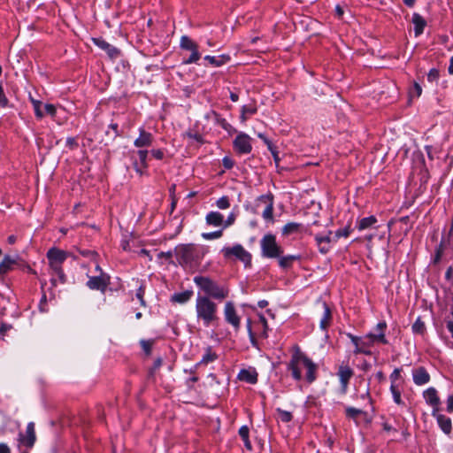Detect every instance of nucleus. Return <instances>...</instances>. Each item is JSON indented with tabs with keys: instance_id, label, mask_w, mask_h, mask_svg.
Here are the masks:
<instances>
[{
	"instance_id": "f257e3e1",
	"label": "nucleus",
	"mask_w": 453,
	"mask_h": 453,
	"mask_svg": "<svg viewBox=\"0 0 453 453\" xmlns=\"http://www.w3.org/2000/svg\"><path fill=\"white\" fill-rule=\"evenodd\" d=\"M306 370L305 378L309 383L316 380L317 365L298 347H296L291 359L288 365V370L291 372L296 380L302 379V371Z\"/></svg>"
},
{
	"instance_id": "f03ea898",
	"label": "nucleus",
	"mask_w": 453,
	"mask_h": 453,
	"mask_svg": "<svg viewBox=\"0 0 453 453\" xmlns=\"http://www.w3.org/2000/svg\"><path fill=\"white\" fill-rule=\"evenodd\" d=\"M207 253L204 246L193 243L180 244L174 249V255L178 263L184 268L195 269L198 267Z\"/></svg>"
},
{
	"instance_id": "7ed1b4c3",
	"label": "nucleus",
	"mask_w": 453,
	"mask_h": 453,
	"mask_svg": "<svg viewBox=\"0 0 453 453\" xmlns=\"http://www.w3.org/2000/svg\"><path fill=\"white\" fill-rule=\"evenodd\" d=\"M196 312L197 321H201L205 326L213 325L219 319L217 303L208 296H202L200 294L196 300Z\"/></svg>"
},
{
	"instance_id": "20e7f679",
	"label": "nucleus",
	"mask_w": 453,
	"mask_h": 453,
	"mask_svg": "<svg viewBox=\"0 0 453 453\" xmlns=\"http://www.w3.org/2000/svg\"><path fill=\"white\" fill-rule=\"evenodd\" d=\"M194 282L203 293L201 295L202 296L222 301L229 295V288L226 285L219 284L207 276H196Z\"/></svg>"
},
{
	"instance_id": "39448f33",
	"label": "nucleus",
	"mask_w": 453,
	"mask_h": 453,
	"mask_svg": "<svg viewBox=\"0 0 453 453\" xmlns=\"http://www.w3.org/2000/svg\"><path fill=\"white\" fill-rule=\"evenodd\" d=\"M349 338L352 343L355 345V354H365L371 355V347L374 344L375 342H380L383 344H387L388 341L385 337V334L382 333L380 334H368L364 338H359L349 334Z\"/></svg>"
},
{
	"instance_id": "423d86ee",
	"label": "nucleus",
	"mask_w": 453,
	"mask_h": 453,
	"mask_svg": "<svg viewBox=\"0 0 453 453\" xmlns=\"http://www.w3.org/2000/svg\"><path fill=\"white\" fill-rule=\"evenodd\" d=\"M68 253L57 248H51L47 252V258L50 268L58 276L62 283L65 282V275L62 269V264L67 258Z\"/></svg>"
},
{
	"instance_id": "0eeeda50",
	"label": "nucleus",
	"mask_w": 453,
	"mask_h": 453,
	"mask_svg": "<svg viewBox=\"0 0 453 453\" xmlns=\"http://www.w3.org/2000/svg\"><path fill=\"white\" fill-rule=\"evenodd\" d=\"M262 256L267 258L280 257L282 248L277 243L275 235L267 234L260 241Z\"/></svg>"
},
{
	"instance_id": "6e6552de",
	"label": "nucleus",
	"mask_w": 453,
	"mask_h": 453,
	"mask_svg": "<svg viewBox=\"0 0 453 453\" xmlns=\"http://www.w3.org/2000/svg\"><path fill=\"white\" fill-rule=\"evenodd\" d=\"M221 251L225 257H235L245 265L250 264L251 255L241 244H235L233 247H225Z\"/></svg>"
},
{
	"instance_id": "1a4fd4ad",
	"label": "nucleus",
	"mask_w": 453,
	"mask_h": 453,
	"mask_svg": "<svg viewBox=\"0 0 453 453\" xmlns=\"http://www.w3.org/2000/svg\"><path fill=\"white\" fill-rule=\"evenodd\" d=\"M109 283L110 277L105 273H102V275L98 276H89L86 285L89 289L99 290L104 293Z\"/></svg>"
},
{
	"instance_id": "9d476101",
	"label": "nucleus",
	"mask_w": 453,
	"mask_h": 453,
	"mask_svg": "<svg viewBox=\"0 0 453 453\" xmlns=\"http://www.w3.org/2000/svg\"><path fill=\"white\" fill-rule=\"evenodd\" d=\"M224 315L226 321L230 324L235 331H238L241 326V318L237 315L234 303H226Z\"/></svg>"
},
{
	"instance_id": "9b49d317",
	"label": "nucleus",
	"mask_w": 453,
	"mask_h": 453,
	"mask_svg": "<svg viewBox=\"0 0 453 453\" xmlns=\"http://www.w3.org/2000/svg\"><path fill=\"white\" fill-rule=\"evenodd\" d=\"M233 143L234 150L240 154H249L252 150L250 137L246 134H238Z\"/></svg>"
},
{
	"instance_id": "f8f14e48",
	"label": "nucleus",
	"mask_w": 453,
	"mask_h": 453,
	"mask_svg": "<svg viewBox=\"0 0 453 453\" xmlns=\"http://www.w3.org/2000/svg\"><path fill=\"white\" fill-rule=\"evenodd\" d=\"M36 440L35 430V423L29 422L27 426L26 434H19V442L30 449L34 446Z\"/></svg>"
},
{
	"instance_id": "ddd939ff",
	"label": "nucleus",
	"mask_w": 453,
	"mask_h": 453,
	"mask_svg": "<svg viewBox=\"0 0 453 453\" xmlns=\"http://www.w3.org/2000/svg\"><path fill=\"white\" fill-rule=\"evenodd\" d=\"M432 415L436 418L437 423L442 432L446 434H449L452 430L451 419L445 415L440 414L438 411H436V410H433Z\"/></svg>"
},
{
	"instance_id": "4468645a",
	"label": "nucleus",
	"mask_w": 453,
	"mask_h": 453,
	"mask_svg": "<svg viewBox=\"0 0 453 453\" xmlns=\"http://www.w3.org/2000/svg\"><path fill=\"white\" fill-rule=\"evenodd\" d=\"M94 43L98 46L100 49L106 51L108 56L111 58H116L119 56L120 51L114 46L108 43L106 41H104L102 38H94L93 39Z\"/></svg>"
},
{
	"instance_id": "2eb2a0df",
	"label": "nucleus",
	"mask_w": 453,
	"mask_h": 453,
	"mask_svg": "<svg viewBox=\"0 0 453 453\" xmlns=\"http://www.w3.org/2000/svg\"><path fill=\"white\" fill-rule=\"evenodd\" d=\"M424 398L427 404L433 407V410L439 411V405L441 403L437 391L434 388H429L423 393Z\"/></svg>"
},
{
	"instance_id": "dca6fc26",
	"label": "nucleus",
	"mask_w": 453,
	"mask_h": 453,
	"mask_svg": "<svg viewBox=\"0 0 453 453\" xmlns=\"http://www.w3.org/2000/svg\"><path fill=\"white\" fill-rule=\"evenodd\" d=\"M153 135L144 128L139 129V137L134 140V146L137 148L149 147L152 144Z\"/></svg>"
},
{
	"instance_id": "f3484780",
	"label": "nucleus",
	"mask_w": 453,
	"mask_h": 453,
	"mask_svg": "<svg viewBox=\"0 0 453 453\" xmlns=\"http://www.w3.org/2000/svg\"><path fill=\"white\" fill-rule=\"evenodd\" d=\"M352 375H353V371L351 370L350 367H349L347 365L340 366L339 372H338V376L340 379V382L342 385V390L343 393L346 392L348 384H349V380H350Z\"/></svg>"
},
{
	"instance_id": "a211bd4d",
	"label": "nucleus",
	"mask_w": 453,
	"mask_h": 453,
	"mask_svg": "<svg viewBox=\"0 0 453 453\" xmlns=\"http://www.w3.org/2000/svg\"><path fill=\"white\" fill-rule=\"evenodd\" d=\"M332 232H329L327 235H319L317 234L315 236L316 243L319 247V250L321 253L326 254L330 250V242L334 241V238H331Z\"/></svg>"
},
{
	"instance_id": "6ab92c4d",
	"label": "nucleus",
	"mask_w": 453,
	"mask_h": 453,
	"mask_svg": "<svg viewBox=\"0 0 453 453\" xmlns=\"http://www.w3.org/2000/svg\"><path fill=\"white\" fill-rule=\"evenodd\" d=\"M413 381L416 385H424L430 380V375L424 367H418L412 372Z\"/></svg>"
},
{
	"instance_id": "aec40b11",
	"label": "nucleus",
	"mask_w": 453,
	"mask_h": 453,
	"mask_svg": "<svg viewBox=\"0 0 453 453\" xmlns=\"http://www.w3.org/2000/svg\"><path fill=\"white\" fill-rule=\"evenodd\" d=\"M260 201L267 203L265 209L263 211V218L266 220H273V197L272 195H264L259 197Z\"/></svg>"
},
{
	"instance_id": "412c9836",
	"label": "nucleus",
	"mask_w": 453,
	"mask_h": 453,
	"mask_svg": "<svg viewBox=\"0 0 453 453\" xmlns=\"http://www.w3.org/2000/svg\"><path fill=\"white\" fill-rule=\"evenodd\" d=\"M137 156L139 158V162L135 160L134 162V168L136 171V173L142 174L143 170L147 168V157H148V150H140L137 151Z\"/></svg>"
},
{
	"instance_id": "4be33fe9",
	"label": "nucleus",
	"mask_w": 453,
	"mask_h": 453,
	"mask_svg": "<svg viewBox=\"0 0 453 453\" xmlns=\"http://www.w3.org/2000/svg\"><path fill=\"white\" fill-rule=\"evenodd\" d=\"M412 23L414 25V33L416 36L420 35L424 32L426 26V19L418 13L415 12L412 15Z\"/></svg>"
},
{
	"instance_id": "5701e85b",
	"label": "nucleus",
	"mask_w": 453,
	"mask_h": 453,
	"mask_svg": "<svg viewBox=\"0 0 453 453\" xmlns=\"http://www.w3.org/2000/svg\"><path fill=\"white\" fill-rule=\"evenodd\" d=\"M205 220L210 226H219L224 223V217L218 211H211L206 215Z\"/></svg>"
},
{
	"instance_id": "b1692460",
	"label": "nucleus",
	"mask_w": 453,
	"mask_h": 453,
	"mask_svg": "<svg viewBox=\"0 0 453 453\" xmlns=\"http://www.w3.org/2000/svg\"><path fill=\"white\" fill-rule=\"evenodd\" d=\"M239 380L255 384L257 381V373L255 371L242 369L238 375Z\"/></svg>"
},
{
	"instance_id": "393cba45",
	"label": "nucleus",
	"mask_w": 453,
	"mask_h": 453,
	"mask_svg": "<svg viewBox=\"0 0 453 453\" xmlns=\"http://www.w3.org/2000/svg\"><path fill=\"white\" fill-rule=\"evenodd\" d=\"M323 308L324 313L320 319L319 326L321 329L326 330L330 325L332 314L329 306L326 303H323Z\"/></svg>"
},
{
	"instance_id": "a878e982",
	"label": "nucleus",
	"mask_w": 453,
	"mask_h": 453,
	"mask_svg": "<svg viewBox=\"0 0 453 453\" xmlns=\"http://www.w3.org/2000/svg\"><path fill=\"white\" fill-rule=\"evenodd\" d=\"M279 258V265L283 269H288L292 266L293 263L296 260L300 259V256L297 255H288V256H280Z\"/></svg>"
},
{
	"instance_id": "bb28decb",
	"label": "nucleus",
	"mask_w": 453,
	"mask_h": 453,
	"mask_svg": "<svg viewBox=\"0 0 453 453\" xmlns=\"http://www.w3.org/2000/svg\"><path fill=\"white\" fill-rule=\"evenodd\" d=\"M204 59L214 66H221L227 63L230 60V58L227 55H220L218 57L207 55L204 57Z\"/></svg>"
},
{
	"instance_id": "cd10ccee",
	"label": "nucleus",
	"mask_w": 453,
	"mask_h": 453,
	"mask_svg": "<svg viewBox=\"0 0 453 453\" xmlns=\"http://www.w3.org/2000/svg\"><path fill=\"white\" fill-rule=\"evenodd\" d=\"M193 292L191 290H186L180 293H175L172 296L171 301L173 303H185L190 300Z\"/></svg>"
},
{
	"instance_id": "c85d7f7f",
	"label": "nucleus",
	"mask_w": 453,
	"mask_h": 453,
	"mask_svg": "<svg viewBox=\"0 0 453 453\" xmlns=\"http://www.w3.org/2000/svg\"><path fill=\"white\" fill-rule=\"evenodd\" d=\"M302 224L296 222H289L286 224L281 230L283 236H288L293 234H296L300 231Z\"/></svg>"
},
{
	"instance_id": "c756f323",
	"label": "nucleus",
	"mask_w": 453,
	"mask_h": 453,
	"mask_svg": "<svg viewBox=\"0 0 453 453\" xmlns=\"http://www.w3.org/2000/svg\"><path fill=\"white\" fill-rule=\"evenodd\" d=\"M16 264V258L12 257L11 256H4V259L0 263V273H6L11 270L12 266Z\"/></svg>"
},
{
	"instance_id": "7c9ffc66",
	"label": "nucleus",
	"mask_w": 453,
	"mask_h": 453,
	"mask_svg": "<svg viewBox=\"0 0 453 453\" xmlns=\"http://www.w3.org/2000/svg\"><path fill=\"white\" fill-rule=\"evenodd\" d=\"M180 46L181 49L186 50H196L198 49V45L191 40L188 36L183 35L180 38Z\"/></svg>"
},
{
	"instance_id": "2f4dec72",
	"label": "nucleus",
	"mask_w": 453,
	"mask_h": 453,
	"mask_svg": "<svg viewBox=\"0 0 453 453\" xmlns=\"http://www.w3.org/2000/svg\"><path fill=\"white\" fill-rule=\"evenodd\" d=\"M377 222V219L374 216H370L366 218H363L358 222V229L365 230L372 227Z\"/></svg>"
},
{
	"instance_id": "473e14b6",
	"label": "nucleus",
	"mask_w": 453,
	"mask_h": 453,
	"mask_svg": "<svg viewBox=\"0 0 453 453\" xmlns=\"http://www.w3.org/2000/svg\"><path fill=\"white\" fill-rule=\"evenodd\" d=\"M249 433H250V429H249V427L247 426H242L239 429V435L242 439L245 447L248 449H251L252 446H251V442H250V441L249 439Z\"/></svg>"
},
{
	"instance_id": "72a5a7b5",
	"label": "nucleus",
	"mask_w": 453,
	"mask_h": 453,
	"mask_svg": "<svg viewBox=\"0 0 453 453\" xmlns=\"http://www.w3.org/2000/svg\"><path fill=\"white\" fill-rule=\"evenodd\" d=\"M276 411L278 413L279 419L283 423H288L293 418V415L290 411H284L280 408H277Z\"/></svg>"
},
{
	"instance_id": "f704fd0d",
	"label": "nucleus",
	"mask_w": 453,
	"mask_h": 453,
	"mask_svg": "<svg viewBox=\"0 0 453 453\" xmlns=\"http://www.w3.org/2000/svg\"><path fill=\"white\" fill-rule=\"evenodd\" d=\"M216 359H217V355L211 351V348H208L199 364L207 365L211 362H213Z\"/></svg>"
},
{
	"instance_id": "c9c22d12",
	"label": "nucleus",
	"mask_w": 453,
	"mask_h": 453,
	"mask_svg": "<svg viewBox=\"0 0 453 453\" xmlns=\"http://www.w3.org/2000/svg\"><path fill=\"white\" fill-rule=\"evenodd\" d=\"M412 330L416 334H423L426 331V326L423 321L418 318L412 325Z\"/></svg>"
},
{
	"instance_id": "e433bc0d",
	"label": "nucleus",
	"mask_w": 453,
	"mask_h": 453,
	"mask_svg": "<svg viewBox=\"0 0 453 453\" xmlns=\"http://www.w3.org/2000/svg\"><path fill=\"white\" fill-rule=\"evenodd\" d=\"M142 350L147 356L151 354V349L154 342L152 340H142L140 342Z\"/></svg>"
},
{
	"instance_id": "4c0bfd02",
	"label": "nucleus",
	"mask_w": 453,
	"mask_h": 453,
	"mask_svg": "<svg viewBox=\"0 0 453 453\" xmlns=\"http://www.w3.org/2000/svg\"><path fill=\"white\" fill-rule=\"evenodd\" d=\"M216 205L220 210H226L230 207L229 198L226 196L219 198L216 202Z\"/></svg>"
},
{
	"instance_id": "58836bf2",
	"label": "nucleus",
	"mask_w": 453,
	"mask_h": 453,
	"mask_svg": "<svg viewBox=\"0 0 453 453\" xmlns=\"http://www.w3.org/2000/svg\"><path fill=\"white\" fill-rule=\"evenodd\" d=\"M390 390L393 395L395 403L397 404H402L403 402L401 399V393H400L399 389L396 388V387L394 383L391 384Z\"/></svg>"
},
{
	"instance_id": "ea45409f",
	"label": "nucleus",
	"mask_w": 453,
	"mask_h": 453,
	"mask_svg": "<svg viewBox=\"0 0 453 453\" xmlns=\"http://www.w3.org/2000/svg\"><path fill=\"white\" fill-rule=\"evenodd\" d=\"M350 234L349 226L339 229L334 233V241H337L341 237H348Z\"/></svg>"
},
{
	"instance_id": "a19ab883",
	"label": "nucleus",
	"mask_w": 453,
	"mask_h": 453,
	"mask_svg": "<svg viewBox=\"0 0 453 453\" xmlns=\"http://www.w3.org/2000/svg\"><path fill=\"white\" fill-rule=\"evenodd\" d=\"M200 58H201V55L197 49L196 50L191 51V55L189 56V58L188 59L184 60L183 63L186 65L196 63L200 59Z\"/></svg>"
},
{
	"instance_id": "79ce46f5",
	"label": "nucleus",
	"mask_w": 453,
	"mask_h": 453,
	"mask_svg": "<svg viewBox=\"0 0 453 453\" xmlns=\"http://www.w3.org/2000/svg\"><path fill=\"white\" fill-rule=\"evenodd\" d=\"M222 234V230H218L211 233H203L202 234V237L205 240H213L221 237Z\"/></svg>"
},
{
	"instance_id": "37998d69",
	"label": "nucleus",
	"mask_w": 453,
	"mask_h": 453,
	"mask_svg": "<svg viewBox=\"0 0 453 453\" xmlns=\"http://www.w3.org/2000/svg\"><path fill=\"white\" fill-rule=\"evenodd\" d=\"M439 70L436 68H432L427 73V81L431 83L436 82L439 79Z\"/></svg>"
},
{
	"instance_id": "c03bdc74",
	"label": "nucleus",
	"mask_w": 453,
	"mask_h": 453,
	"mask_svg": "<svg viewBox=\"0 0 453 453\" xmlns=\"http://www.w3.org/2000/svg\"><path fill=\"white\" fill-rule=\"evenodd\" d=\"M257 106L253 104H246L242 107V111L249 116H251L257 112Z\"/></svg>"
},
{
	"instance_id": "a18cd8bd",
	"label": "nucleus",
	"mask_w": 453,
	"mask_h": 453,
	"mask_svg": "<svg viewBox=\"0 0 453 453\" xmlns=\"http://www.w3.org/2000/svg\"><path fill=\"white\" fill-rule=\"evenodd\" d=\"M361 413H362L361 410L354 408V407H348L346 409V415L351 418H356Z\"/></svg>"
},
{
	"instance_id": "49530a36",
	"label": "nucleus",
	"mask_w": 453,
	"mask_h": 453,
	"mask_svg": "<svg viewBox=\"0 0 453 453\" xmlns=\"http://www.w3.org/2000/svg\"><path fill=\"white\" fill-rule=\"evenodd\" d=\"M162 363H163V360L161 357H157L155 359L153 366L150 368V372H149L150 377L154 376L155 372L160 368V366L162 365Z\"/></svg>"
},
{
	"instance_id": "de8ad7c7",
	"label": "nucleus",
	"mask_w": 453,
	"mask_h": 453,
	"mask_svg": "<svg viewBox=\"0 0 453 453\" xmlns=\"http://www.w3.org/2000/svg\"><path fill=\"white\" fill-rule=\"evenodd\" d=\"M33 105L36 117L42 118L43 112L41 110L42 103L40 101L33 100Z\"/></svg>"
},
{
	"instance_id": "09e8293b",
	"label": "nucleus",
	"mask_w": 453,
	"mask_h": 453,
	"mask_svg": "<svg viewBox=\"0 0 453 453\" xmlns=\"http://www.w3.org/2000/svg\"><path fill=\"white\" fill-rule=\"evenodd\" d=\"M79 252L81 256L89 257L91 259H95L96 257L97 256V253L96 251L89 250H79Z\"/></svg>"
},
{
	"instance_id": "8fccbe9b",
	"label": "nucleus",
	"mask_w": 453,
	"mask_h": 453,
	"mask_svg": "<svg viewBox=\"0 0 453 453\" xmlns=\"http://www.w3.org/2000/svg\"><path fill=\"white\" fill-rule=\"evenodd\" d=\"M8 105V99L4 95V88L0 84V107H6Z\"/></svg>"
},
{
	"instance_id": "3c124183",
	"label": "nucleus",
	"mask_w": 453,
	"mask_h": 453,
	"mask_svg": "<svg viewBox=\"0 0 453 453\" xmlns=\"http://www.w3.org/2000/svg\"><path fill=\"white\" fill-rule=\"evenodd\" d=\"M143 296H144V288L142 286H141L136 292V297L139 299L142 306H145V301H144Z\"/></svg>"
},
{
	"instance_id": "603ef678",
	"label": "nucleus",
	"mask_w": 453,
	"mask_h": 453,
	"mask_svg": "<svg viewBox=\"0 0 453 453\" xmlns=\"http://www.w3.org/2000/svg\"><path fill=\"white\" fill-rule=\"evenodd\" d=\"M421 93H422L421 86L418 82H415L413 85V89L411 92V96H415L418 97V96H420Z\"/></svg>"
},
{
	"instance_id": "864d4df0",
	"label": "nucleus",
	"mask_w": 453,
	"mask_h": 453,
	"mask_svg": "<svg viewBox=\"0 0 453 453\" xmlns=\"http://www.w3.org/2000/svg\"><path fill=\"white\" fill-rule=\"evenodd\" d=\"M66 146L69 147L70 150H75L78 148V142L75 138L68 137L66 139Z\"/></svg>"
},
{
	"instance_id": "5fc2aeb1",
	"label": "nucleus",
	"mask_w": 453,
	"mask_h": 453,
	"mask_svg": "<svg viewBox=\"0 0 453 453\" xmlns=\"http://www.w3.org/2000/svg\"><path fill=\"white\" fill-rule=\"evenodd\" d=\"M222 162H223L224 167L226 169H231L234 166V161L227 157H225L223 158Z\"/></svg>"
},
{
	"instance_id": "6e6d98bb",
	"label": "nucleus",
	"mask_w": 453,
	"mask_h": 453,
	"mask_svg": "<svg viewBox=\"0 0 453 453\" xmlns=\"http://www.w3.org/2000/svg\"><path fill=\"white\" fill-rule=\"evenodd\" d=\"M234 220H235V215L234 213H230L228 215L226 220L224 221L223 224H224L225 227H227V226L233 225Z\"/></svg>"
},
{
	"instance_id": "4d7b16f0",
	"label": "nucleus",
	"mask_w": 453,
	"mask_h": 453,
	"mask_svg": "<svg viewBox=\"0 0 453 453\" xmlns=\"http://www.w3.org/2000/svg\"><path fill=\"white\" fill-rule=\"evenodd\" d=\"M45 111L47 114L54 116L56 113V107L53 104H46L44 106Z\"/></svg>"
},
{
	"instance_id": "13d9d810",
	"label": "nucleus",
	"mask_w": 453,
	"mask_h": 453,
	"mask_svg": "<svg viewBox=\"0 0 453 453\" xmlns=\"http://www.w3.org/2000/svg\"><path fill=\"white\" fill-rule=\"evenodd\" d=\"M247 330H248V333H249V335L250 337L251 342L254 343L255 342V336H254V334L252 333L251 320L250 319H248V321H247Z\"/></svg>"
},
{
	"instance_id": "bf43d9fd",
	"label": "nucleus",
	"mask_w": 453,
	"mask_h": 453,
	"mask_svg": "<svg viewBox=\"0 0 453 453\" xmlns=\"http://www.w3.org/2000/svg\"><path fill=\"white\" fill-rule=\"evenodd\" d=\"M151 154L157 159H162L164 157V152L161 150H152Z\"/></svg>"
},
{
	"instance_id": "052dcab7",
	"label": "nucleus",
	"mask_w": 453,
	"mask_h": 453,
	"mask_svg": "<svg viewBox=\"0 0 453 453\" xmlns=\"http://www.w3.org/2000/svg\"><path fill=\"white\" fill-rule=\"evenodd\" d=\"M447 411L453 412V395H449L447 400Z\"/></svg>"
},
{
	"instance_id": "680f3d73",
	"label": "nucleus",
	"mask_w": 453,
	"mask_h": 453,
	"mask_svg": "<svg viewBox=\"0 0 453 453\" xmlns=\"http://www.w3.org/2000/svg\"><path fill=\"white\" fill-rule=\"evenodd\" d=\"M386 327H387L386 322L382 321V322L378 323V325L376 326V330L378 331V334H380V333L384 334V330L386 329Z\"/></svg>"
},
{
	"instance_id": "e2e57ef3",
	"label": "nucleus",
	"mask_w": 453,
	"mask_h": 453,
	"mask_svg": "<svg viewBox=\"0 0 453 453\" xmlns=\"http://www.w3.org/2000/svg\"><path fill=\"white\" fill-rule=\"evenodd\" d=\"M157 257L159 258L170 259L173 257V252L172 251L160 252V253L157 254Z\"/></svg>"
},
{
	"instance_id": "0e129e2a",
	"label": "nucleus",
	"mask_w": 453,
	"mask_h": 453,
	"mask_svg": "<svg viewBox=\"0 0 453 453\" xmlns=\"http://www.w3.org/2000/svg\"><path fill=\"white\" fill-rule=\"evenodd\" d=\"M260 321H261V323H262V325H263V327H264V333H263V335H264L265 337H266V336H267V335H266V329H267V327H268L266 319H265L264 316H260Z\"/></svg>"
},
{
	"instance_id": "69168bd1",
	"label": "nucleus",
	"mask_w": 453,
	"mask_h": 453,
	"mask_svg": "<svg viewBox=\"0 0 453 453\" xmlns=\"http://www.w3.org/2000/svg\"><path fill=\"white\" fill-rule=\"evenodd\" d=\"M0 453H11V449L5 443H0Z\"/></svg>"
},
{
	"instance_id": "338daca9",
	"label": "nucleus",
	"mask_w": 453,
	"mask_h": 453,
	"mask_svg": "<svg viewBox=\"0 0 453 453\" xmlns=\"http://www.w3.org/2000/svg\"><path fill=\"white\" fill-rule=\"evenodd\" d=\"M268 150L272 152L273 150H276V147L273 144V142L267 138L265 142H264Z\"/></svg>"
},
{
	"instance_id": "774afa93",
	"label": "nucleus",
	"mask_w": 453,
	"mask_h": 453,
	"mask_svg": "<svg viewBox=\"0 0 453 453\" xmlns=\"http://www.w3.org/2000/svg\"><path fill=\"white\" fill-rule=\"evenodd\" d=\"M268 150L272 152L273 150H276V147L273 144V142L267 138L265 142H264Z\"/></svg>"
}]
</instances>
